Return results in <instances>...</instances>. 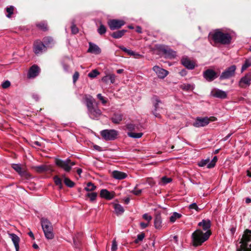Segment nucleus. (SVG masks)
Returning <instances> with one entry per match:
<instances>
[{"label": "nucleus", "mask_w": 251, "mask_h": 251, "mask_svg": "<svg viewBox=\"0 0 251 251\" xmlns=\"http://www.w3.org/2000/svg\"><path fill=\"white\" fill-rule=\"evenodd\" d=\"M251 84V71L249 72L242 77L239 82V86L242 88L249 86Z\"/></svg>", "instance_id": "obj_10"}, {"label": "nucleus", "mask_w": 251, "mask_h": 251, "mask_svg": "<svg viewBox=\"0 0 251 251\" xmlns=\"http://www.w3.org/2000/svg\"><path fill=\"white\" fill-rule=\"evenodd\" d=\"M208 38L210 41H212L215 44L219 43L222 45L230 44L232 39L229 33L223 32L221 29H217L211 32Z\"/></svg>", "instance_id": "obj_1"}, {"label": "nucleus", "mask_w": 251, "mask_h": 251, "mask_svg": "<svg viewBox=\"0 0 251 251\" xmlns=\"http://www.w3.org/2000/svg\"><path fill=\"white\" fill-rule=\"evenodd\" d=\"M83 99L84 100L88 109L94 106V103L95 100L92 96L89 95H85L83 96Z\"/></svg>", "instance_id": "obj_17"}, {"label": "nucleus", "mask_w": 251, "mask_h": 251, "mask_svg": "<svg viewBox=\"0 0 251 251\" xmlns=\"http://www.w3.org/2000/svg\"><path fill=\"white\" fill-rule=\"evenodd\" d=\"M46 49V45L40 41H36L34 44L33 50L35 53H41Z\"/></svg>", "instance_id": "obj_13"}, {"label": "nucleus", "mask_w": 251, "mask_h": 251, "mask_svg": "<svg viewBox=\"0 0 251 251\" xmlns=\"http://www.w3.org/2000/svg\"><path fill=\"white\" fill-rule=\"evenodd\" d=\"M107 24L111 30H115L121 28L125 24V22L122 20H109Z\"/></svg>", "instance_id": "obj_9"}, {"label": "nucleus", "mask_w": 251, "mask_h": 251, "mask_svg": "<svg viewBox=\"0 0 251 251\" xmlns=\"http://www.w3.org/2000/svg\"><path fill=\"white\" fill-rule=\"evenodd\" d=\"M96 187L94 183L89 182L87 183L85 190L87 191H92L96 189Z\"/></svg>", "instance_id": "obj_37"}, {"label": "nucleus", "mask_w": 251, "mask_h": 251, "mask_svg": "<svg viewBox=\"0 0 251 251\" xmlns=\"http://www.w3.org/2000/svg\"><path fill=\"white\" fill-rule=\"evenodd\" d=\"M40 69L37 65H33L30 68L28 73V76L29 78H34L38 75L39 74Z\"/></svg>", "instance_id": "obj_16"}, {"label": "nucleus", "mask_w": 251, "mask_h": 251, "mask_svg": "<svg viewBox=\"0 0 251 251\" xmlns=\"http://www.w3.org/2000/svg\"><path fill=\"white\" fill-rule=\"evenodd\" d=\"M100 196L101 198L110 200L114 197L115 193L113 192H110L106 189H102L100 192Z\"/></svg>", "instance_id": "obj_18"}, {"label": "nucleus", "mask_w": 251, "mask_h": 251, "mask_svg": "<svg viewBox=\"0 0 251 251\" xmlns=\"http://www.w3.org/2000/svg\"><path fill=\"white\" fill-rule=\"evenodd\" d=\"M136 31L138 33H142V28H141V27L140 26H137L136 27Z\"/></svg>", "instance_id": "obj_64"}, {"label": "nucleus", "mask_w": 251, "mask_h": 251, "mask_svg": "<svg viewBox=\"0 0 251 251\" xmlns=\"http://www.w3.org/2000/svg\"><path fill=\"white\" fill-rule=\"evenodd\" d=\"M251 66V60L247 59L245 61V63L242 65L241 68V72H243L245 70H246L248 67Z\"/></svg>", "instance_id": "obj_38"}, {"label": "nucleus", "mask_w": 251, "mask_h": 251, "mask_svg": "<svg viewBox=\"0 0 251 251\" xmlns=\"http://www.w3.org/2000/svg\"><path fill=\"white\" fill-rule=\"evenodd\" d=\"M198 226H201L203 230L205 231H210L209 229L210 227V222L209 220L206 221L203 220L202 222H200L198 224Z\"/></svg>", "instance_id": "obj_25"}, {"label": "nucleus", "mask_w": 251, "mask_h": 251, "mask_svg": "<svg viewBox=\"0 0 251 251\" xmlns=\"http://www.w3.org/2000/svg\"><path fill=\"white\" fill-rule=\"evenodd\" d=\"M211 95L215 98L226 99L227 94L226 92L218 89H214L211 92Z\"/></svg>", "instance_id": "obj_15"}, {"label": "nucleus", "mask_w": 251, "mask_h": 251, "mask_svg": "<svg viewBox=\"0 0 251 251\" xmlns=\"http://www.w3.org/2000/svg\"><path fill=\"white\" fill-rule=\"evenodd\" d=\"M217 156H214L212 160L211 161H209V163L208 164L207 168H213L216 164V162L217 161Z\"/></svg>", "instance_id": "obj_42"}, {"label": "nucleus", "mask_w": 251, "mask_h": 251, "mask_svg": "<svg viewBox=\"0 0 251 251\" xmlns=\"http://www.w3.org/2000/svg\"><path fill=\"white\" fill-rule=\"evenodd\" d=\"M12 167L21 176L27 177L29 176L28 174L22 168L20 165L13 164Z\"/></svg>", "instance_id": "obj_20"}, {"label": "nucleus", "mask_w": 251, "mask_h": 251, "mask_svg": "<svg viewBox=\"0 0 251 251\" xmlns=\"http://www.w3.org/2000/svg\"><path fill=\"white\" fill-rule=\"evenodd\" d=\"M55 164L62 168L66 172H69L72 167L75 164V162L71 161L70 159H67L65 160H61L58 158L55 159Z\"/></svg>", "instance_id": "obj_5"}, {"label": "nucleus", "mask_w": 251, "mask_h": 251, "mask_svg": "<svg viewBox=\"0 0 251 251\" xmlns=\"http://www.w3.org/2000/svg\"><path fill=\"white\" fill-rule=\"evenodd\" d=\"M143 218L146 221H147L148 222V223L149 222H150L151 219H152V217L151 216L148 215L147 213H146V214H144L143 216Z\"/></svg>", "instance_id": "obj_54"}, {"label": "nucleus", "mask_w": 251, "mask_h": 251, "mask_svg": "<svg viewBox=\"0 0 251 251\" xmlns=\"http://www.w3.org/2000/svg\"><path fill=\"white\" fill-rule=\"evenodd\" d=\"M230 233H231V235H233L234 234V233L235 232V231H236V228L235 227H232L230 229Z\"/></svg>", "instance_id": "obj_62"}, {"label": "nucleus", "mask_w": 251, "mask_h": 251, "mask_svg": "<svg viewBox=\"0 0 251 251\" xmlns=\"http://www.w3.org/2000/svg\"><path fill=\"white\" fill-rule=\"evenodd\" d=\"M128 54L131 55V56H132V55H135V52L130 50H127V51L126 52Z\"/></svg>", "instance_id": "obj_61"}, {"label": "nucleus", "mask_w": 251, "mask_h": 251, "mask_svg": "<svg viewBox=\"0 0 251 251\" xmlns=\"http://www.w3.org/2000/svg\"><path fill=\"white\" fill-rule=\"evenodd\" d=\"M123 119V115L120 113H115L111 118L113 123L116 124H119Z\"/></svg>", "instance_id": "obj_28"}, {"label": "nucleus", "mask_w": 251, "mask_h": 251, "mask_svg": "<svg viewBox=\"0 0 251 251\" xmlns=\"http://www.w3.org/2000/svg\"><path fill=\"white\" fill-rule=\"evenodd\" d=\"M236 67L235 65H232L223 72L220 76L221 80L226 79L233 76L235 74Z\"/></svg>", "instance_id": "obj_8"}, {"label": "nucleus", "mask_w": 251, "mask_h": 251, "mask_svg": "<svg viewBox=\"0 0 251 251\" xmlns=\"http://www.w3.org/2000/svg\"><path fill=\"white\" fill-rule=\"evenodd\" d=\"M33 168L36 172L39 173H42L47 171H49L50 169L49 166L45 165L34 166L33 167Z\"/></svg>", "instance_id": "obj_26"}, {"label": "nucleus", "mask_w": 251, "mask_h": 251, "mask_svg": "<svg viewBox=\"0 0 251 251\" xmlns=\"http://www.w3.org/2000/svg\"><path fill=\"white\" fill-rule=\"evenodd\" d=\"M156 75L160 78H165L168 74V72L165 69L160 68L157 66H155L152 68Z\"/></svg>", "instance_id": "obj_14"}, {"label": "nucleus", "mask_w": 251, "mask_h": 251, "mask_svg": "<svg viewBox=\"0 0 251 251\" xmlns=\"http://www.w3.org/2000/svg\"><path fill=\"white\" fill-rule=\"evenodd\" d=\"M131 192L132 193H133L135 195L138 196L141 193L142 190H141V189L136 190V188H134V189L133 190L131 191Z\"/></svg>", "instance_id": "obj_57"}, {"label": "nucleus", "mask_w": 251, "mask_h": 251, "mask_svg": "<svg viewBox=\"0 0 251 251\" xmlns=\"http://www.w3.org/2000/svg\"><path fill=\"white\" fill-rule=\"evenodd\" d=\"M126 31H127V30H125V29H123L121 30H118L117 31L113 32L111 34V36L114 38L118 39V38H121Z\"/></svg>", "instance_id": "obj_30"}, {"label": "nucleus", "mask_w": 251, "mask_h": 251, "mask_svg": "<svg viewBox=\"0 0 251 251\" xmlns=\"http://www.w3.org/2000/svg\"><path fill=\"white\" fill-rule=\"evenodd\" d=\"M118 134V132L115 129H105L100 132L101 136L106 141L114 140Z\"/></svg>", "instance_id": "obj_6"}, {"label": "nucleus", "mask_w": 251, "mask_h": 251, "mask_svg": "<svg viewBox=\"0 0 251 251\" xmlns=\"http://www.w3.org/2000/svg\"><path fill=\"white\" fill-rule=\"evenodd\" d=\"M203 77L208 81H212L217 77V73L213 70L207 69L203 72Z\"/></svg>", "instance_id": "obj_11"}, {"label": "nucleus", "mask_w": 251, "mask_h": 251, "mask_svg": "<svg viewBox=\"0 0 251 251\" xmlns=\"http://www.w3.org/2000/svg\"><path fill=\"white\" fill-rule=\"evenodd\" d=\"M126 127L130 130H132L134 129L135 126L134 125L132 124H128L126 125Z\"/></svg>", "instance_id": "obj_58"}, {"label": "nucleus", "mask_w": 251, "mask_h": 251, "mask_svg": "<svg viewBox=\"0 0 251 251\" xmlns=\"http://www.w3.org/2000/svg\"><path fill=\"white\" fill-rule=\"evenodd\" d=\"M88 113L89 117L93 119H95L101 115L100 110L98 107L94 106L88 109Z\"/></svg>", "instance_id": "obj_12"}, {"label": "nucleus", "mask_w": 251, "mask_h": 251, "mask_svg": "<svg viewBox=\"0 0 251 251\" xmlns=\"http://www.w3.org/2000/svg\"><path fill=\"white\" fill-rule=\"evenodd\" d=\"M127 135L128 136L134 138H140L142 135L143 133L141 132L134 133V132H128Z\"/></svg>", "instance_id": "obj_39"}, {"label": "nucleus", "mask_w": 251, "mask_h": 251, "mask_svg": "<svg viewBox=\"0 0 251 251\" xmlns=\"http://www.w3.org/2000/svg\"><path fill=\"white\" fill-rule=\"evenodd\" d=\"M161 103V101L156 97L153 98V105L154 107V111L153 112V114L155 117H158V114L156 113V111L159 109L158 104Z\"/></svg>", "instance_id": "obj_29"}, {"label": "nucleus", "mask_w": 251, "mask_h": 251, "mask_svg": "<svg viewBox=\"0 0 251 251\" xmlns=\"http://www.w3.org/2000/svg\"><path fill=\"white\" fill-rule=\"evenodd\" d=\"M37 26L40 29L43 30H46L47 29V25L45 23H41L37 25Z\"/></svg>", "instance_id": "obj_51"}, {"label": "nucleus", "mask_w": 251, "mask_h": 251, "mask_svg": "<svg viewBox=\"0 0 251 251\" xmlns=\"http://www.w3.org/2000/svg\"><path fill=\"white\" fill-rule=\"evenodd\" d=\"M10 85V82L9 81H8V80H6V81H4L2 84V87L3 88H7L8 87H9Z\"/></svg>", "instance_id": "obj_56"}, {"label": "nucleus", "mask_w": 251, "mask_h": 251, "mask_svg": "<svg viewBox=\"0 0 251 251\" xmlns=\"http://www.w3.org/2000/svg\"><path fill=\"white\" fill-rule=\"evenodd\" d=\"M116 78V76L115 75H114L113 74H110L107 75H105L104 76H103L101 78V80H102V81H103V82H104L105 83H108V81L110 80L111 83L113 84L115 82Z\"/></svg>", "instance_id": "obj_23"}, {"label": "nucleus", "mask_w": 251, "mask_h": 251, "mask_svg": "<svg viewBox=\"0 0 251 251\" xmlns=\"http://www.w3.org/2000/svg\"><path fill=\"white\" fill-rule=\"evenodd\" d=\"M216 118L214 117L208 118L207 117L201 118L198 117L195 122L193 124L194 126L196 127H203L207 126L211 121H215Z\"/></svg>", "instance_id": "obj_7"}, {"label": "nucleus", "mask_w": 251, "mask_h": 251, "mask_svg": "<svg viewBox=\"0 0 251 251\" xmlns=\"http://www.w3.org/2000/svg\"><path fill=\"white\" fill-rule=\"evenodd\" d=\"M209 161H210L209 159H207L205 160H201V161H200L198 163V165L200 167H204L206 165L207 166L208 164L209 163Z\"/></svg>", "instance_id": "obj_48"}, {"label": "nucleus", "mask_w": 251, "mask_h": 251, "mask_svg": "<svg viewBox=\"0 0 251 251\" xmlns=\"http://www.w3.org/2000/svg\"><path fill=\"white\" fill-rule=\"evenodd\" d=\"M100 73L97 70H93L88 74V75L90 78H95Z\"/></svg>", "instance_id": "obj_46"}, {"label": "nucleus", "mask_w": 251, "mask_h": 251, "mask_svg": "<svg viewBox=\"0 0 251 251\" xmlns=\"http://www.w3.org/2000/svg\"><path fill=\"white\" fill-rule=\"evenodd\" d=\"M165 53L170 58H175L176 56V52L171 49L165 50Z\"/></svg>", "instance_id": "obj_34"}, {"label": "nucleus", "mask_w": 251, "mask_h": 251, "mask_svg": "<svg viewBox=\"0 0 251 251\" xmlns=\"http://www.w3.org/2000/svg\"><path fill=\"white\" fill-rule=\"evenodd\" d=\"M75 21L73 20L72 21V25L71 27L72 33L74 34H75L78 32V29L75 24Z\"/></svg>", "instance_id": "obj_40"}, {"label": "nucleus", "mask_w": 251, "mask_h": 251, "mask_svg": "<svg viewBox=\"0 0 251 251\" xmlns=\"http://www.w3.org/2000/svg\"><path fill=\"white\" fill-rule=\"evenodd\" d=\"M62 178H63L64 183L68 187L71 188L74 186L75 183L69 178L66 177L64 175L62 176Z\"/></svg>", "instance_id": "obj_32"}, {"label": "nucleus", "mask_w": 251, "mask_h": 251, "mask_svg": "<svg viewBox=\"0 0 251 251\" xmlns=\"http://www.w3.org/2000/svg\"><path fill=\"white\" fill-rule=\"evenodd\" d=\"M106 28L105 26L102 25L100 24V27L98 29V32L100 35H102L106 32Z\"/></svg>", "instance_id": "obj_43"}, {"label": "nucleus", "mask_w": 251, "mask_h": 251, "mask_svg": "<svg viewBox=\"0 0 251 251\" xmlns=\"http://www.w3.org/2000/svg\"><path fill=\"white\" fill-rule=\"evenodd\" d=\"M251 241V230L246 229L244 231L242 238L240 242V247L237 249L236 251H251V244L248 243Z\"/></svg>", "instance_id": "obj_3"}, {"label": "nucleus", "mask_w": 251, "mask_h": 251, "mask_svg": "<svg viewBox=\"0 0 251 251\" xmlns=\"http://www.w3.org/2000/svg\"><path fill=\"white\" fill-rule=\"evenodd\" d=\"M115 213L117 215H121L124 212L123 207L119 204H115L114 205Z\"/></svg>", "instance_id": "obj_31"}, {"label": "nucleus", "mask_w": 251, "mask_h": 251, "mask_svg": "<svg viewBox=\"0 0 251 251\" xmlns=\"http://www.w3.org/2000/svg\"><path fill=\"white\" fill-rule=\"evenodd\" d=\"M53 180L54 181L55 184L58 186L60 189L62 188V183L61 179L58 177L57 176H55L53 177Z\"/></svg>", "instance_id": "obj_36"}, {"label": "nucleus", "mask_w": 251, "mask_h": 251, "mask_svg": "<svg viewBox=\"0 0 251 251\" xmlns=\"http://www.w3.org/2000/svg\"><path fill=\"white\" fill-rule=\"evenodd\" d=\"M79 73L78 72H75L74 75H73V82L74 83H75V82L77 81V80L78 79V77H79Z\"/></svg>", "instance_id": "obj_55"}, {"label": "nucleus", "mask_w": 251, "mask_h": 251, "mask_svg": "<svg viewBox=\"0 0 251 251\" xmlns=\"http://www.w3.org/2000/svg\"><path fill=\"white\" fill-rule=\"evenodd\" d=\"M88 52L95 54H99L101 52L100 49L96 44L90 42L89 43Z\"/></svg>", "instance_id": "obj_19"}, {"label": "nucleus", "mask_w": 251, "mask_h": 251, "mask_svg": "<svg viewBox=\"0 0 251 251\" xmlns=\"http://www.w3.org/2000/svg\"><path fill=\"white\" fill-rule=\"evenodd\" d=\"M93 148L95 150H97L99 151H102L101 148L98 145H94Z\"/></svg>", "instance_id": "obj_59"}, {"label": "nucleus", "mask_w": 251, "mask_h": 251, "mask_svg": "<svg viewBox=\"0 0 251 251\" xmlns=\"http://www.w3.org/2000/svg\"><path fill=\"white\" fill-rule=\"evenodd\" d=\"M189 208L190 209H195L197 211H199L200 210L199 208L198 207V205H197V204L196 203H193L189 205Z\"/></svg>", "instance_id": "obj_52"}, {"label": "nucleus", "mask_w": 251, "mask_h": 251, "mask_svg": "<svg viewBox=\"0 0 251 251\" xmlns=\"http://www.w3.org/2000/svg\"><path fill=\"white\" fill-rule=\"evenodd\" d=\"M180 88L185 91L193 89V86L189 84H183L180 86Z\"/></svg>", "instance_id": "obj_44"}, {"label": "nucleus", "mask_w": 251, "mask_h": 251, "mask_svg": "<svg viewBox=\"0 0 251 251\" xmlns=\"http://www.w3.org/2000/svg\"><path fill=\"white\" fill-rule=\"evenodd\" d=\"M172 180V179L170 177L163 176L161 178L160 181L159 182V184L160 185H164L171 182Z\"/></svg>", "instance_id": "obj_33"}, {"label": "nucleus", "mask_w": 251, "mask_h": 251, "mask_svg": "<svg viewBox=\"0 0 251 251\" xmlns=\"http://www.w3.org/2000/svg\"><path fill=\"white\" fill-rule=\"evenodd\" d=\"M182 64L188 69H193L195 68V64L187 57H183L181 59Z\"/></svg>", "instance_id": "obj_21"}, {"label": "nucleus", "mask_w": 251, "mask_h": 251, "mask_svg": "<svg viewBox=\"0 0 251 251\" xmlns=\"http://www.w3.org/2000/svg\"><path fill=\"white\" fill-rule=\"evenodd\" d=\"M97 98L100 100L101 101V102L103 103V104H105L106 102H107V100H105V99L104 98V97L101 95V94H98L97 95Z\"/></svg>", "instance_id": "obj_53"}, {"label": "nucleus", "mask_w": 251, "mask_h": 251, "mask_svg": "<svg viewBox=\"0 0 251 251\" xmlns=\"http://www.w3.org/2000/svg\"><path fill=\"white\" fill-rule=\"evenodd\" d=\"M9 235L11 238V240L14 245L16 251H19V237L14 233H9Z\"/></svg>", "instance_id": "obj_22"}, {"label": "nucleus", "mask_w": 251, "mask_h": 251, "mask_svg": "<svg viewBox=\"0 0 251 251\" xmlns=\"http://www.w3.org/2000/svg\"><path fill=\"white\" fill-rule=\"evenodd\" d=\"M211 234L210 231H206L204 233L200 229H197L192 235L193 246H201L209 238Z\"/></svg>", "instance_id": "obj_2"}, {"label": "nucleus", "mask_w": 251, "mask_h": 251, "mask_svg": "<svg viewBox=\"0 0 251 251\" xmlns=\"http://www.w3.org/2000/svg\"><path fill=\"white\" fill-rule=\"evenodd\" d=\"M87 196L89 198L90 201H92L96 199L97 194L95 192L90 193L87 194Z\"/></svg>", "instance_id": "obj_49"}, {"label": "nucleus", "mask_w": 251, "mask_h": 251, "mask_svg": "<svg viewBox=\"0 0 251 251\" xmlns=\"http://www.w3.org/2000/svg\"><path fill=\"white\" fill-rule=\"evenodd\" d=\"M145 235L144 233H141L137 235V239L135 240L134 243L136 244L138 243L140 241H142L145 238Z\"/></svg>", "instance_id": "obj_47"}, {"label": "nucleus", "mask_w": 251, "mask_h": 251, "mask_svg": "<svg viewBox=\"0 0 251 251\" xmlns=\"http://www.w3.org/2000/svg\"><path fill=\"white\" fill-rule=\"evenodd\" d=\"M14 10V7L13 6H10L9 7H7L6 9L7 14L6 16L8 18H10L11 17V15L13 13V11Z\"/></svg>", "instance_id": "obj_45"}, {"label": "nucleus", "mask_w": 251, "mask_h": 251, "mask_svg": "<svg viewBox=\"0 0 251 251\" xmlns=\"http://www.w3.org/2000/svg\"><path fill=\"white\" fill-rule=\"evenodd\" d=\"M140 225L142 229H144L148 226L149 224H148V223H141Z\"/></svg>", "instance_id": "obj_60"}, {"label": "nucleus", "mask_w": 251, "mask_h": 251, "mask_svg": "<svg viewBox=\"0 0 251 251\" xmlns=\"http://www.w3.org/2000/svg\"><path fill=\"white\" fill-rule=\"evenodd\" d=\"M154 227L156 229H160L162 227V219L160 215H156L154 220Z\"/></svg>", "instance_id": "obj_27"}, {"label": "nucleus", "mask_w": 251, "mask_h": 251, "mask_svg": "<svg viewBox=\"0 0 251 251\" xmlns=\"http://www.w3.org/2000/svg\"><path fill=\"white\" fill-rule=\"evenodd\" d=\"M118 249L117 243L115 239H114L112 241V247H111V251H116Z\"/></svg>", "instance_id": "obj_50"}, {"label": "nucleus", "mask_w": 251, "mask_h": 251, "mask_svg": "<svg viewBox=\"0 0 251 251\" xmlns=\"http://www.w3.org/2000/svg\"><path fill=\"white\" fill-rule=\"evenodd\" d=\"M181 215L177 212L173 213V215L170 218V221L171 223H174L177 219L181 217Z\"/></svg>", "instance_id": "obj_35"}, {"label": "nucleus", "mask_w": 251, "mask_h": 251, "mask_svg": "<svg viewBox=\"0 0 251 251\" xmlns=\"http://www.w3.org/2000/svg\"><path fill=\"white\" fill-rule=\"evenodd\" d=\"M120 49L121 50H122L123 51L126 52V53L127 52V50L128 49H127L125 47H123V46H120L119 47Z\"/></svg>", "instance_id": "obj_63"}, {"label": "nucleus", "mask_w": 251, "mask_h": 251, "mask_svg": "<svg viewBox=\"0 0 251 251\" xmlns=\"http://www.w3.org/2000/svg\"><path fill=\"white\" fill-rule=\"evenodd\" d=\"M43 41L47 47H50L53 43V39L51 37H47L43 39Z\"/></svg>", "instance_id": "obj_41"}, {"label": "nucleus", "mask_w": 251, "mask_h": 251, "mask_svg": "<svg viewBox=\"0 0 251 251\" xmlns=\"http://www.w3.org/2000/svg\"><path fill=\"white\" fill-rule=\"evenodd\" d=\"M112 176L114 178L117 179H123L126 177L127 174L125 173L118 171H114L112 173Z\"/></svg>", "instance_id": "obj_24"}, {"label": "nucleus", "mask_w": 251, "mask_h": 251, "mask_svg": "<svg viewBox=\"0 0 251 251\" xmlns=\"http://www.w3.org/2000/svg\"><path fill=\"white\" fill-rule=\"evenodd\" d=\"M42 227L46 238L52 239L54 237L53 227L51 223L47 219L42 218L41 220Z\"/></svg>", "instance_id": "obj_4"}]
</instances>
